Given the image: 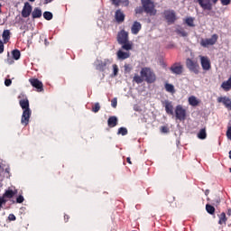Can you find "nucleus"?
<instances>
[{"label":"nucleus","mask_w":231,"mask_h":231,"mask_svg":"<svg viewBox=\"0 0 231 231\" xmlns=\"http://www.w3.org/2000/svg\"><path fill=\"white\" fill-rule=\"evenodd\" d=\"M217 39H219V36L217 34H213L211 38L201 39L200 46H202V48H208V46H214V44L217 42Z\"/></svg>","instance_id":"obj_8"},{"label":"nucleus","mask_w":231,"mask_h":231,"mask_svg":"<svg viewBox=\"0 0 231 231\" xmlns=\"http://www.w3.org/2000/svg\"><path fill=\"white\" fill-rule=\"evenodd\" d=\"M165 89L168 93H175L176 90L174 89V85L166 83Z\"/></svg>","instance_id":"obj_29"},{"label":"nucleus","mask_w":231,"mask_h":231,"mask_svg":"<svg viewBox=\"0 0 231 231\" xmlns=\"http://www.w3.org/2000/svg\"><path fill=\"white\" fill-rule=\"evenodd\" d=\"M124 4H125V6H129V0H125Z\"/></svg>","instance_id":"obj_51"},{"label":"nucleus","mask_w":231,"mask_h":231,"mask_svg":"<svg viewBox=\"0 0 231 231\" xmlns=\"http://www.w3.org/2000/svg\"><path fill=\"white\" fill-rule=\"evenodd\" d=\"M64 220H65L66 223H68V221H69V216L65 215L64 216Z\"/></svg>","instance_id":"obj_49"},{"label":"nucleus","mask_w":231,"mask_h":231,"mask_svg":"<svg viewBox=\"0 0 231 231\" xmlns=\"http://www.w3.org/2000/svg\"><path fill=\"white\" fill-rule=\"evenodd\" d=\"M45 44H48V40L45 39Z\"/></svg>","instance_id":"obj_58"},{"label":"nucleus","mask_w":231,"mask_h":231,"mask_svg":"<svg viewBox=\"0 0 231 231\" xmlns=\"http://www.w3.org/2000/svg\"><path fill=\"white\" fill-rule=\"evenodd\" d=\"M112 1V5H114L115 6H120V0H111Z\"/></svg>","instance_id":"obj_46"},{"label":"nucleus","mask_w":231,"mask_h":231,"mask_svg":"<svg viewBox=\"0 0 231 231\" xmlns=\"http://www.w3.org/2000/svg\"><path fill=\"white\" fill-rule=\"evenodd\" d=\"M29 82L32 88H35L38 93L44 91V85L42 84V81L39 80V79L32 78L29 79Z\"/></svg>","instance_id":"obj_10"},{"label":"nucleus","mask_w":231,"mask_h":231,"mask_svg":"<svg viewBox=\"0 0 231 231\" xmlns=\"http://www.w3.org/2000/svg\"><path fill=\"white\" fill-rule=\"evenodd\" d=\"M177 33H178V35H180V37H188L189 36V32H186L185 30H183V29H178Z\"/></svg>","instance_id":"obj_33"},{"label":"nucleus","mask_w":231,"mask_h":231,"mask_svg":"<svg viewBox=\"0 0 231 231\" xmlns=\"http://www.w3.org/2000/svg\"><path fill=\"white\" fill-rule=\"evenodd\" d=\"M219 203H221V199H217L216 203H214V205H219Z\"/></svg>","instance_id":"obj_52"},{"label":"nucleus","mask_w":231,"mask_h":231,"mask_svg":"<svg viewBox=\"0 0 231 231\" xmlns=\"http://www.w3.org/2000/svg\"><path fill=\"white\" fill-rule=\"evenodd\" d=\"M53 0H45V5H48L49 3H51Z\"/></svg>","instance_id":"obj_54"},{"label":"nucleus","mask_w":231,"mask_h":231,"mask_svg":"<svg viewBox=\"0 0 231 231\" xmlns=\"http://www.w3.org/2000/svg\"><path fill=\"white\" fill-rule=\"evenodd\" d=\"M131 69H133V68L129 64L125 65V73H131Z\"/></svg>","instance_id":"obj_40"},{"label":"nucleus","mask_w":231,"mask_h":231,"mask_svg":"<svg viewBox=\"0 0 231 231\" xmlns=\"http://www.w3.org/2000/svg\"><path fill=\"white\" fill-rule=\"evenodd\" d=\"M113 71H114V77H116V75H118V65L116 64L113 65Z\"/></svg>","instance_id":"obj_39"},{"label":"nucleus","mask_w":231,"mask_h":231,"mask_svg":"<svg viewBox=\"0 0 231 231\" xmlns=\"http://www.w3.org/2000/svg\"><path fill=\"white\" fill-rule=\"evenodd\" d=\"M220 2L223 6H228V5L231 3V0H220Z\"/></svg>","instance_id":"obj_41"},{"label":"nucleus","mask_w":231,"mask_h":231,"mask_svg":"<svg viewBox=\"0 0 231 231\" xmlns=\"http://www.w3.org/2000/svg\"><path fill=\"white\" fill-rule=\"evenodd\" d=\"M18 98H21V96H18Z\"/></svg>","instance_id":"obj_59"},{"label":"nucleus","mask_w":231,"mask_h":231,"mask_svg":"<svg viewBox=\"0 0 231 231\" xmlns=\"http://www.w3.org/2000/svg\"><path fill=\"white\" fill-rule=\"evenodd\" d=\"M134 12H135V14H136V15L143 14V12H145L144 9H143V5H142V6H137V7L134 9Z\"/></svg>","instance_id":"obj_34"},{"label":"nucleus","mask_w":231,"mask_h":231,"mask_svg":"<svg viewBox=\"0 0 231 231\" xmlns=\"http://www.w3.org/2000/svg\"><path fill=\"white\" fill-rule=\"evenodd\" d=\"M170 70L173 75H181L183 73V65L180 62H176L170 68Z\"/></svg>","instance_id":"obj_12"},{"label":"nucleus","mask_w":231,"mask_h":231,"mask_svg":"<svg viewBox=\"0 0 231 231\" xmlns=\"http://www.w3.org/2000/svg\"><path fill=\"white\" fill-rule=\"evenodd\" d=\"M198 138H199V140H205V138H207V129L206 128L200 129V131L198 134Z\"/></svg>","instance_id":"obj_28"},{"label":"nucleus","mask_w":231,"mask_h":231,"mask_svg":"<svg viewBox=\"0 0 231 231\" xmlns=\"http://www.w3.org/2000/svg\"><path fill=\"white\" fill-rule=\"evenodd\" d=\"M228 154H229V160H231V150L229 151Z\"/></svg>","instance_id":"obj_56"},{"label":"nucleus","mask_w":231,"mask_h":231,"mask_svg":"<svg viewBox=\"0 0 231 231\" xmlns=\"http://www.w3.org/2000/svg\"><path fill=\"white\" fill-rule=\"evenodd\" d=\"M206 210L208 214H210L211 216H214V214H216V208H214V206L210 204L206 205Z\"/></svg>","instance_id":"obj_26"},{"label":"nucleus","mask_w":231,"mask_h":231,"mask_svg":"<svg viewBox=\"0 0 231 231\" xmlns=\"http://www.w3.org/2000/svg\"><path fill=\"white\" fill-rule=\"evenodd\" d=\"M141 77L145 79V82L148 84H153V82H156V74H154V72L149 68L142 69Z\"/></svg>","instance_id":"obj_4"},{"label":"nucleus","mask_w":231,"mask_h":231,"mask_svg":"<svg viewBox=\"0 0 231 231\" xmlns=\"http://www.w3.org/2000/svg\"><path fill=\"white\" fill-rule=\"evenodd\" d=\"M186 67L188 69H189V71L195 73V75L199 73V63H198L196 60H192L190 58L186 60Z\"/></svg>","instance_id":"obj_9"},{"label":"nucleus","mask_w":231,"mask_h":231,"mask_svg":"<svg viewBox=\"0 0 231 231\" xmlns=\"http://www.w3.org/2000/svg\"><path fill=\"white\" fill-rule=\"evenodd\" d=\"M164 107H165V111L167 113V115H174V106H172V102L169 101V100H165L162 102Z\"/></svg>","instance_id":"obj_17"},{"label":"nucleus","mask_w":231,"mask_h":231,"mask_svg":"<svg viewBox=\"0 0 231 231\" xmlns=\"http://www.w3.org/2000/svg\"><path fill=\"white\" fill-rule=\"evenodd\" d=\"M5 86H6L7 88L12 86V79H5Z\"/></svg>","instance_id":"obj_44"},{"label":"nucleus","mask_w":231,"mask_h":231,"mask_svg":"<svg viewBox=\"0 0 231 231\" xmlns=\"http://www.w3.org/2000/svg\"><path fill=\"white\" fill-rule=\"evenodd\" d=\"M226 221H227L226 214L225 212H222L219 215L218 225H226Z\"/></svg>","instance_id":"obj_25"},{"label":"nucleus","mask_w":231,"mask_h":231,"mask_svg":"<svg viewBox=\"0 0 231 231\" xmlns=\"http://www.w3.org/2000/svg\"><path fill=\"white\" fill-rule=\"evenodd\" d=\"M134 82H136V84H142V82H143V77L135 74L134 77Z\"/></svg>","instance_id":"obj_31"},{"label":"nucleus","mask_w":231,"mask_h":231,"mask_svg":"<svg viewBox=\"0 0 231 231\" xmlns=\"http://www.w3.org/2000/svg\"><path fill=\"white\" fill-rule=\"evenodd\" d=\"M188 102H189V106H192L193 107L199 106V101L198 97H196L195 96H190L188 98Z\"/></svg>","instance_id":"obj_23"},{"label":"nucleus","mask_w":231,"mask_h":231,"mask_svg":"<svg viewBox=\"0 0 231 231\" xmlns=\"http://www.w3.org/2000/svg\"><path fill=\"white\" fill-rule=\"evenodd\" d=\"M112 62L113 61L109 59L96 60L95 61L96 69H97V71H101L102 73H104V71H106L109 68V66H111Z\"/></svg>","instance_id":"obj_5"},{"label":"nucleus","mask_w":231,"mask_h":231,"mask_svg":"<svg viewBox=\"0 0 231 231\" xmlns=\"http://www.w3.org/2000/svg\"><path fill=\"white\" fill-rule=\"evenodd\" d=\"M20 106L23 109V115L21 118V124L22 125H28L30 124V117L32 116V109H30V101L28 100V97H25L23 99H21L19 101Z\"/></svg>","instance_id":"obj_1"},{"label":"nucleus","mask_w":231,"mask_h":231,"mask_svg":"<svg viewBox=\"0 0 231 231\" xmlns=\"http://www.w3.org/2000/svg\"><path fill=\"white\" fill-rule=\"evenodd\" d=\"M199 6H201L204 10H212V4L217 5V1L219 0H197Z\"/></svg>","instance_id":"obj_11"},{"label":"nucleus","mask_w":231,"mask_h":231,"mask_svg":"<svg viewBox=\"0 0 231 231\" xmlns=\"http://www.w3.org/2000/svg\"><path fill=\"white\" fill-rule=\"evenodd\" d=\"M226 136L227 138H229V140H231V126L227 128Z\"/></svg>","instance_id":"obj_47"},{"label":"nucleus","mask_w":231,"mask_h":231,"mask_svg":"<svg viewBox=\"0 0 231 231\" xmlns=\"http://www.w3.org/2000/svg\"><path fill=\"white\" fill-rule=\"evenodd\" d=\"M142 6L145 14L150 16H154L158 13L156 10V5H154V2L152 0H141Z\"/></svg>","instance_id":"obj_3"},{"label":"nucleus","mask_w":231,"mask_h":231,"mask_svg":"<svg viewBox=\"0 0 231 231\" xmlns=\"http://www.w3.org/2000/svg\"><path fill=\"white\" fill-rule=\"evenodd\" d=\"M186 24H188V26H190L191 28H194V18L192 17H189L185 20Z\"/></svg>","instance_id":"obj_32"},{"label":"nucleus","mask_w":231,"mask_h":231,"mask_svg":"<svg viewBox=\"0 0 231 231\" xmlns=\"http://www.w3.org/2000/svg\"><path fill=\"white\" fill-rule=\"evenodd\" d=\"M30 3H35V0H29Z\"/></svg>","instance_id":"obj_57"},{"label":"nucleus","mask_w":231,"mask_h":231,"mask_svg":"<svg viewBox=\"0 0 231 231\" xmlns=\"http://www.w3.org/2000/svg\"><path fill=\"white\" fill-rule=\"evenodd\" d=\"M117 134H122V136H125L127 134V128L120 127L118 129Z\"/></svg>","instance_id":"obj_35"},{"label":"nucleus","mask_w":231,"mask_h":231,"mask_svg":"<svg viewBox=\"0 0 231 231\" xmlns=\"http://www.w3.org/2000/svg\"><path fill=\"white\" fill-rule=\"evenodd\" d=\"M12 56L14 60H19L21 59V51L15 49L12 51Z\"/></svg>","instance_id":"obj_27"},{"label":"nucleus","mask_w":231,"mask_h":231,"mask_svg":"<svg viewBox=\"0 0 231 231\" xmlns=\"http://www.w3.org/2000/svg\"><path fill=\"white\" fill-rule=\"evenodd\" d=\"M111 106L114 108H116V106H118V99L116 97H114L111 101Z\"/></svg>","instance_id":"obj_38"},{"label":"nucleus","mask_w":231,"mask_h":231,"mask_svg":"<svg viewBox=\"0 0 231 231\" xmlns=\"http://www.w3.org/2000/svg\"><path fill=\"white\" fill-rule=\"evenodd\" d=\"M218 104H223L225 106L226 109H228V111H231V99L228 97H217Z\"/></svg>","instance_id":"obj_13"},{"label":"nucleus","mask_w":231,"mask_h":231,"mask_svg":"<svg viewBox=\"0 0 231 231\" xmlns=\"http://www.w3.org/2000/svg\"><path fill=\"white\" fill-rule=\"evenodd\" d=\"M4 43L6 44L10 41V30H5L2 34Z\"/></svg>","instance_id":"obj_24"},{"label":"nucleus","mask_w":231,"mask_h":231,"mask_svg":"<svg viewBox=\"0 0 231 231\" xmlns=\"http://www.w3.org/2000/svg\"><path fill=\"white\" fill-rule=\"evenodd\" d=\"M161 133H169V127L162 126L161 127Z\"/></svg>","instance_id":"obj_45"},{"label":"nucleus","mask_w":231,"mask_h":231,"mask_svg":"<svg viewBox=\"0 0 231 231\" xmlns=\"http://www.w3.org/2000/svg\"><path fill=\"white\" fill-rule=\"evenodd\" d=\"M200 64L204 71H208L212 66L210 65V60L207 56H200Z\"/></svg>","instance_id":"obj_15"},{"label":"nucleus","mask_w":231,"mask_h":231,"mask_svg":"<svg viewBox=\"0 0 231 231\" xmlns=\"http://www.w3.org/2000/svg\"><path fill=\"white\" fill-rule=\"evenodd\" d=\"M5 62L9 65H12V64H14V62H15L14 60V58L10 57V52L7 53V59H6Z\"/></svg>","instance_id":"obj_37"},{"label":"nucleus","mask_w":231,"mask_h":231,"mask_svg":"<svg viewBox=\"0 0 231 231\" xmlns=\"http://www.w3.org/2000/svg\"><path fill=\"white\" fill-rule=\"evenodd\" d=\"M15 194H17V189L5 190V192L3 194V196L0 197V210L3 208V205H6L8 199H12V198H14V196H15Z\"/></svg>","instance_id":"obj_6"},{"label":"nucleus","mask_w":231,"mask_h":231,"mask_svg":"<svg viewBox=\"0 0 231 231\" xmlns=\"http://www.w3.org/2000/svg\"><path fill=\"white\" fill-rule=\"evenodd\" d=\"M126 162H127V163H129L130 165H133V162H131V157H127V158H126Z\"/></svg>","instance_id":"obj_50"},{"label":"nucleus","mask_w":231,"mask_h":231,"mask_svg":"<svg viewBox=\"0 0 231 231\" xmlns=\"http://www.w3.org/2000/svg\"><path fill=\"white\" fill-rule=\"evenodd\" d=\"M116 55H117L118 60H125V59H129V57H131V52H129V51L125 52L122 50H119L116 52Z\"/></svg>","instance_id":"obj_20"},{"label":"nucleus","mask_w":231,"mask_h":231,"mask_svg":"<svg viewBox=\"0 0 231 231\" xmlns=\"http://www.w3.org/2000/svg\"><path fill=\"white\" fill-rule=\"evenodd\" d=\"M43 18H44L46 21H51V19H53V14H51V12L45 11V12L43 13Z\"/></svg>","instance_id":"obj_30"},{"label":"nucleus","mask_w":231,"mask_h":231,"mask_svg":"<svg viewBox=\"0 0 231 231\" xmlns=\"http://www.w3.org/2000/svg\"><path fill=\"white\" fill-rule=\"evenodd\" d=\"M164 17L170 24L176 21V13L174 11H164Z\"/></svg>","instance_id":"obj_16"},{"label":"nucleus","mask_w":231,"mask_h":231,"mask_svg":"<svg viewBox=\"0 0 231 231\" xmlns=\"http://www.w3.org/2000/svg\"><path fill=\"white\" fill-rule=\"evenodd\" d=\"M24 201V197L23 195H20L16 199V203H23Z\"/></svg>","instance_id":"obj_42"},{"label":"nucleus","mask_w":231,"mask_h":231,"mask_svg":"<svg viewBox=\"0 0 231 231\" xmlns=\"http://www.w3.org/2000/svg\"><path fill=\"white\" fill-rule=\"evenodd\" d=\"M9 221H15L16 217L15 215L10 214L8 217Z\"/></svg>","instance_id":"obj_48"},{"label":"nucleus","mask_w":231,"mask_h":231,"mask_svg":"<svg viewBox=\"0 0 231 231\" xmlns=\"http://www.w3.org/2000/svg\"><path fill=\"white\" fill-rule=\"evenodd\" d=\"M227 216H231V209H227V212H226Z\"/></svg>","instance_id":"obj_53"},{"label":"nucleus","mask_w":231,"mask_h":231,"mask_svg":"<svg viewBox=\"0 0 231 231\" xmlns=\"http://www.w3.org/2000/svg\"><path fill=\"white\" fill-rule=\"evenodd\" d=\"M5 51V43L0 40V54Z\"/></svg>","instance_id":"obj_43"},{"label":"nucleus","mask_w":231,"mask_h":231,"mask_svg":"<svg viewBox=\"0 0 231 231\" xmlns=\"http://www.w3.org/2000/svg\"><path fill=\"white\" fill-rule=\"evenodd\" d=\"M140 30H142V23H140V22H134L132 28H131V32L134 35H138V33L140 32Z\"/></svg>","instance_id":"obj_19"},{"label":"nucleus","mask_w":231,"mask_h":231,"mask_svg":"<svg viewBox=\"0 0 231 231\" xmlns=\"http://www.w3.org/2000/svg\"><path fill=\"white\" fill-rule=\"evenodd\" d=\"M175 117L180 122L187 120V109L183 108V106L178 105L175 107Z\"/></svg>","instance_id":"obj_7"},{"label":"nucleus","mask_w":231,"mask_h":231,"mask_svg":"<svg viewBox=\"0 0 231 231\" xmlns=\"http://www.w3.org/2000/svg\"><path fill=\"white\" fill-rule=\"evenodd\" d=\"M107 125L110 128L116 127V125H118V118L115 116H110L107 120Z\"/></svg>","instance_id":"obj_21"},{"label":"nucleus","mask_w":231,"mask_h":231,"mask_svg":"<svg viewBox=\"0 0 231 231\" xmlns=\"http://www.w3.org/2000/svg\"><path fill=\"white\" fill-rule=\"evenodd\" d=\"M32 5H30V3L28 2L24 3L22 10V17H23L24 19L28 18L29 15H32Z\"/></svg>","instance_id":"obj_14"},{"label":"nucleus","mask_w":231,"mask_h":231,"mask_svg":"<svg viewBox=\"0 0 231 231\" xmlns=\"http://www.w3.org/2000/svg\"><path fill=\"white\" fill-rule=\"evenodd\" d=\"M93 113H98L100 111V103H95L92 106Z\"/></svg>","instance_id":"obj_36"},{"label":"nucleus","mask_w":231,"mask_h":231,"mask_svg":"<svg viewBox=\"0 0 231 231\" xmlns=\"http://www.w3.org/2000/svg\"><path fill=\"white\" fill-rule=\"evenodd\" d=\"M32 19H41V17H42V10L39 7H35L32 12Z\"/></svg>","instance_id":"obj_22"},{"label":"nucleus","mask_w":231,"mask_h":231,"mask_svg":"<svg viewBox=\"0 0 231 231\" xmlns=\"http://www.w3.org/2000/svg\"><path fill=\"white\" fill-rule=\"evenodd\" d=\"M2 7H3V5L0 4V14H3V11L1 10Z\"/></svg>","instance_id":"obj_55"},{"label":"nucleus","mask_w":231,"mask_h":231,"mask_svg":"<svg viewBox=\"0 0 231 231\" xmlns=\"http://www.w3.org/2000/svg\"><path fill=\"white\" fill-rule=\"evenodd\" d=\"M116 39L118 44H121L122 50H125V51L133 50V42H129V32H125V30L119 32Z\"/></svg>","instance_id":"obj_2"},{"label":"nucleus","mask_w":231,"mask_h":231,"mask_svg":"<svg viewBox=\"0 0 231 231\" xmlns=\"http://www.w3.org/2000/svg\"><path fill=\"white\" fill-rule=\"evenodd\" d=\"M115 19L116 23H124V21H125V14L124 12H122V10L118 9L116 11Z\"/></svg>","instance_id":"obj_18"}]
</instances>
